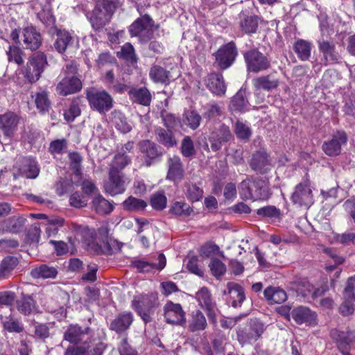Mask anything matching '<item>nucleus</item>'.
Segmentation results:
<instances>
[{
	"label": "nucleus",
	"instance_id": "61",
	"mask_svg": "<svg viewBox=\"0 0 355 355\" xmlns=\"http://www.w3.org/2000/svg\"><path fill=\"white\" fill-rule=\"evenodd\" d=\"M336 243L343 245H355V232H345L336 234L334 236Z\"/></svg>",
	"mask_w": 355,
	"mask_h": 355
},
{
	"label": "nucleus",
	"instance_id": "52",
	"mask_svg": "<svg viewBox=\"0 0 355 355\" xmlns=\"http://www.w3.org/2000/svg\"><path fill=\"white\" fill-rule=\"evenodd\" d=\"M123 207L125 210L136 211L144 210L147 207V203L144 200L130 196L123 201Z\"/></svg>",
	"mask_w": 355,
	"mask_h": 355
},
{
	"label": "nucleus",
	"instance_id": "21",
	"mask_svg": "<svg viewBox=\"0 0 355 355\" xmlns=\"http://www.w3.org/2000/svg\"><path fill=\"white\" fill-rule=\"evenodd\" d=\"M252 85L254 94H257L261 91L269 92L277 89L280 85V80L275 73H269L253 78Z\"/></svg>",
	"mask_w": 355,
	"mask_h": 355
},
{
	"label": "nucleus",
	"instance_id": "39",
	"mask_svg": "<svg viewBox=\"0 0 355 355\" xmlns=\"http://www.w3.org/2000/svg\"><path fill=\"white\" fill-rule=\"evenodd\" d=\"M193 212V207L184 200L173 202L168 209L169 214L180 218H189Z\"/></svg>",
	"mask_w": 355,
	"mask_h": 355
},
{
	"label": "nucleus",
	"instance_id": "17",
	"mask_svg": "<svg viewBox=\"0 0 355 355\" xmlns=\"http://www.w3.org/2000/svg\"><path fill=\"white\" fill-rule=\"evenodd\" d=\"M232 137L230 127L225 123L220 124L218 128L211 131L208 137L211 150L213 152L220 150L223 145L230 141Z\"/></svg>",
	"mask_w": 355,
	"mask_h": 355
},
{
	"label": "nucleus",
	"instance_id": "56",
	"mask_svg": "<svg viewBox=\"0 0 355 355\" xmlns=\"http://www.w3.org/2000/svg\"><path fill=\"white\" fill-rule=\"evenodd\" d=\"M209 267L212 275L217 279L223 276L226 272L225 265L217 258L211 259Z\"/></svg>",
	"mask_w": 355,
	"mask_h": 355
},
{
	"label": "nucleus",
	"instance_id": "6",
	"mask_svg": "<svg viewBox=\"0 0 355 355\" xmlns=\"http://www.w3.org/2000/svg\"><path fill=\"white\" fill-rule=\"evenodd\" d=\"M214 64L220 70L230 68L239 55L238 48L234 41L222 44L213 54Z\"/></svg>",
	"mask_w": 355,
	"mask_h": 355
},
{
	"label": "nucleus",
	"instance_id": "10",
	"mask_svg": "<svg viewBox=\"0 0 355 355\" xmlns=\"http://www.w3.org/2000/svg\"><path fill=\"white\" fill-rule=\"evenodd\" d=\"M87 17L94 29L103 28L111 19V2L109 0H98L94 9Z\"/></svg>",
	"mask_w": 355,
	"mask_h": 355
},
{
	"label": "nucleus",
	"instance_id": "23",
	"mask_svg": "<svg viewBox=\"0 0 355 355\" xmlns=\"http://www.w3.org/2000/svg\"><path fill=\"white\" fill-rule=\"evenodd\" d=\"M166 179L173 182H180L184 176V169L180 157L173 155L167 159Z\"/></svg>",
	"mask_w": 355,
	"mask_h": 355
},
{
	"label": "nucleus",
	"instance_id": "48",
	"mask_svg": "<svg viewBox=\"0 0 355 355\" xmlns=\"http://www.w3.org/2000/svg\"><path fill=\"white\" fill-rule=\"evenodd\" d=\"M203 193V189L196 184L187 183L185 184L184 194L190 202L194 203L201 200Z\"/></svg>",
	"mask_w": 355,
	"mask_h": 355
},
{
	"label": "nucleus",
	"instance_id": "35",
	"mask_svg": "<svg viewBox=\"0 0 355 355\" xmlns=\"http://www.w3.org/2000/svg\"><path fill=\"white\" fill-rule=\"evenodd\" d=\"M263 295L268 304H282L287 298L286 291L277 286H268L263 291Z\"/></svg>",
	"mask_w": 355,
	"mask_h": 355
},
{
	"label": "nucleus",
	"instance_id": "29",
	"mask_svg": "<svg viewBox=\"0 0 355 355\" xmlns=\"http://www.w3.org/2000/svg\"><path fill=\"white\" fill-rule=\"evenodd\" d=\"M154 133L156 141L166 148H172L178 145V139L173 130L157 126L155 128Z\"/></svg>",
	"mask_w": 355,
	"mask_h": 355
},
{
	"label": "nucleus",
	"instance_id": "40",
	"mask_svg": "<svg viewBox=\"0 0 355 355\" xmlns=\"http://www.w3.org/2000/svg\"><path fill=\"white\" fill-rule=\"evenodd\" d=\"M89 330L88 327L83 329L77 324H71L64 332V338L71 343H78L84 339Z\"/></svg>",
	"mask_w": 355,
	"mask_h": 355
},
{
	"label": "nucleus",
	"instance_id": "18",
	"mask_svg": "<svg viewBox=\"0 0 355 355\" xmlns=\"http://www.w3.org/2000/svg\"><path fill=\"white\" fill-rule=\"evenodd\" d=\"M261 17L248 10H241L238 15V23L243 34L252 35L257 32Z\"/></svg>",
	"mask_w": 355,
	"mask_h": 355
},
{
	"label": "nucleus",
	"instance_id": "58",
	"mask_svg": "<svg viewBox=\"0 0 355 355\" xmlns=\"http://www.w3.org/2000/svg\"><path fill=\"white\" fill-rule=\"evenodd\" d=\"M35 103L37 108L42 112L48 111L50 107L48 94L44 91L36 93Z\"/></svg>",
	"mask_w": 355,
	"mask_h": 355
},
{
	"label": "nucleus",
	"instance_id": "28",
	"mask_svg": "<svg viewBox=\"0 0 355 355\" xmlns=\"http://www.w3.org/2000/svg\"><path fill=\"white\" fill-rule=\"evenodd\" d=\"M82 88V83L76 76H65L58 84L57 92L64 96L76 93Z\"/></svg>",
	"mask_w": 355,
	"mask_h": 355
},
{
	"label": "nucleus",
	"instance_id": "64",
	"mask_svg": "<svg viewBox=\"0 0 355 355\" xmlns=\"http://www.w3.org/2000/svg\"><path fill=\"white\" fill-rule=\"evenodd\" d=\"M120 338L121 340L118 348L120 355H137V351L128 344V336H124Z\"/></svg>",
	"mask_w": 355,
	"mask_h": 355
},
{
	"label": "nucleus",
	"instance_id": "25",
	"mask_svg": "<svg viewBox=\"0 0 355 355\" xmlns=\"http://www.w3.org/2000/svg\"><path fill=\"white\" fill-rule=\"evenodd\" d=\"M19 117L12 112L0 114V129L7 137H11L17 130Z\"/></svg>",
	"mask_w": 355,
	"mask_h": 355
},
{
	"label": "nucleus",
	"instance_id": "8",
	"mask_svg": "<svg viewBox=\"0 0 355 355\" xmlns=\"http://www.w3.org/2000/svg\"><path fill=\"white\" fill-rule=\"evenodd\" d=\"M46 65V56L44 53L38 51L29 58L26 66L22 69L21 72L28 83H33L40 79Z\"/></svg>",
	"mask_w": 355,
	"mask_h": 355
},
{
	"label": "nucleus",
	"instance_id": "47",
	"mask_svg": "<svg viewBox=\"0 0 355 355\" xmlns=\"http://www.w3.org/2000/svg\"><path fill=\"white\" fill-rule=\"evenodd\" d=\"M21 173L27 178H36L40 173L39 166L35 159L24 158L23 166L20 168Z\"/></svg>",
	"mask_w": 355,
	"mask_h": 355
},
{
	"label": "nucleus",
	"instance_id": "38",
	"mask_svg": "<svg viewBox=\"0 0 355 355\" xmlns=\"http://www.w3.org/2000/svg\"><path fill=\"white\" fill-rule=\"evenodd\" d=\"M17 310L24 315H30L37 311V306L33 295L22 294L16 300Z\"/></svg>",
	"mask_w": 355,
	"mask_h": 355
},
{
	"label": "nucleus",
	"instance_id": "60",
	"mask_svg": "<svg viewBox=\"0 0 355 355\" xmlns=\"http://www.w3.org/2000/svg\"><path fill=\"white\" fill-rule=\"evenodd\" d=\"M257 214L259 216L268 218H279L281 216L280 210L272 205H268L258 209Z\"/></svg>",
	"mask_w": 355,
	"mask_h": 355
},
{
	"label": "nucleus",
	"instance_id": "44",
	"mask_svg": "<svg viewBox=\"0 0 355 355\" xmlns=\"http://www.w3.org/2000/svg\"><path fill=\"white\" fill-rule=\"evenodd\" d=\"M57 275V268L46 264L37 266L31 271V275L35 279H54Z\"/></svg>",
	"mask_w": 355,
	"mask_h": 355
},
{
	"label": "nucleus",
	"instance_id": "50",
	"mask_svg": "<svg viewBox=\"0 0 355 355\" xmlns=\"http://www.w3.org/2000/svg\"><path fill=\"white\" fill-rule=\"evenodd\" d=\"M112 123L116 129L122 133H128L132 130L130 125L127 121V118L120 112L115 110L112 112Z\"/></svg>",
	"mask_w": 355,
	"mask_h": 355
},
{
	"label": "nucleus",
	"instance_id": "1",
	"mask_svg": "<svg viewBox=\"0 0 355 355\" xmlns=\"http://www.w3.org/2000/svg\"><path fill=\"white\" fill-rule=\"evenodd\" d=\"M135 142L128 141L121 148L117 147V151L112 159V196L122 193L125 191V181L121 171L131 163V157L128 153H133Z\"/></svg>",
	"mask_w": 355,
	"mask_h": 355
},
{
	"label": "nucleus",
	"instance_id": "16",
	"mask_svg": "<svg viewBox=\"0 0 355 355\" xmlns=\"http://www.w3.org/2000/svg\"><path fill=\"white\" fill-rule=\"evenodd\" d=\"M87 98L90 106L101 113L107 112L111 105V98L104 90L91 88L87 92Z\"/></svg>",
	"mask_w": 355,
	"mask_h": 355
},
{
	"label": "nucleus",
	"instance_id": "45",
	"mask_svg": "<svg viewBox=\"0 0 355 355\" xmlns=\"http://www.w3.org/2000/svg\"><path fill=\"white\" fill-rule=\"evenodd\" d=\"M196 298L198 304L203 309L216 305V303L212 297L210 290L206 287H202L196 294Z\"/></svg>",
	"mask_w": 355,
	"mask_h": 355
},
{
	"label": "nucleus",
	"instance_id": "11",
	"mask_svg": "<svg viewBox=\"0 0 355 355\" xmlns=\"http://www.w3.org/2000/svg\"><path fill=\"white\" fill-rule=\"evenodd\" d=\"M109 222H105L98 229V232L95 238L92 237V233H91L92 240L87 241L89 249L98 254H110L111 253V248L109 243Z\"/></svg>",
	"mask_w": 355,
	"mask_h": 355
},
{
	"label": "nucleus",
	"instance_id": "53",
	"mask_svg": "<svg viewBox=\"0 0 355 355\" xmlns=\"http://www.w3.org/2000/svg\"><path fill=\"white\" fill-rule=\"evenodd\" d=\"M234 132L237 138L245 142L250 140L252 134L251 128L240 121L236 122Z\"/></svg>",
	"mask_w": 355,
	"mask_h": 355
},
{
	"label": "nucleus",
	"instance_id": "14",
	"mask_svg": "<svg viewBox=\"0 0 355 355\" xmlns=\"http://www.w3.org/2000/svg\"><path fill=\"white\" fill-rule=\"evenodd\" d=\"M347 135L344 130H336L322 144V151L329 157H336L341 153L342 146L347 142Z\"/></svg>",
	"mask_w": 355,
	"mask_h": 355
},
{
	"label": "nucleus",
	"instance_id": "3",
	"mask_svg": "<svg viewBox=\"0 0 355 355\" xmlns=\"http://www.w3.org/2000/svg\"><path fill=\"white\" fill-rule=\"evenodd\" d=\"M265 330L264 324L261 320L257 318L251 319L238 327L237 340L242 347L252 345L261 338Z\"/></svg>",
	"mask_w": 355,
	"mask_h": 355
},
{
	"label": "nucleus",
	"instance_id": "19",
	"mask_svg": "<svg viewBox=\"0 0 355 355\" xmlns=\"http://www.w3.org/2000/svg\"><path fill=\"white\" fill-rule=\"evenodd\" d=\"M205 87L214 96H223L227 91V85L221 72L209 73L203 79Z\"/></svg>",
	"mask_w": 355,
	"mask_h": 355
},
{
	"label": "nucleus",
	"instance_id": "46",
	"mask_svg": "<svg viewBox=\"0 0 355 355\" xmlns=\"http://www.w3.org/2000/svg\"><path fill=\"white\" fill-rule=\"evenodd\" d=\"M92 208L101 215L108 214L111 211V203L101 194H96L92 202Z\"/></svg>",
	"mask_w": 355,
	"mask_h": 355
},
{
	"label": "nucleus",
	"instance_id": "49",
	"mask_svg": "<svg viewBox=\"0 0 355 355\" xmlns=\"http://www.w3.org/2000/svg\"><path fill=\"white\" fill-rule=\"evenodd\" d=\"M180 153L183 157L191 159L196 155L194 142L190 136H185L180 145Z\"/></svg>",
	"mask_w": 355,
	"mask_h": 355
},
{
	"label": "nucleus",
	"instance_id": "32",
	"mask_svg": "<svg viewBox=\"0 0 355 355\" xmlns=\"http://www.w3.org/2000/svg\"><path fill=\"white\" fill-rule=\"evenodd\" d=\"M128 95L132 103L148 107L152 101V95L146 87L140 88H131L128 90Z\"/></svg>",
	"mask_w": 355,
	"mask_h": 355
},
{
	"label": "nucleus",
	"instance_id": "59",
	"mask_svg": "<svg viewBox=\"0 0 355 355\" xmlns=\"http://www.w3.org/2000/svg\"><path fill=\"white\" fill-rule=\"evenodd\" d=\"M80 114V109L78 101H73L70 104L68 109L64 111V119L68 122H72Z\"/></svg>",
	"mask_w": 355,
	"mask_h": 355
},
{
	"label": "nucleus",
	"instance_id": "42",
	"mask_svg": "<svg viewBox=\"0 0 355 355\" xmlns=\"http://www.w3.org/2000/svg\"><path fill=\"white\" fill-rule=\"evenodd\" d=\"M293 49L300 60L307 61L311 57L312 44L309 41L298 39L294 42Z\"/></svg>",
	"mask_w": 355,
	"mask_h": 355
},
{
	"label": "nucleus",
	"instance_id": "41",
	"mask_svg": "<svg viewBox=\"0 0 355 355\" xmlns=\"http://www.w3.org/2000/svg\"><path fill=\"white\" fill-rule=\"evenodd\" d=\"M331 336L336 343L337 347H340L341 345L349 347L351 344L355 343V330L345 332L333 329L331 331Z\"/></svg>",
	"mask_w": 355,
	"mask_h": 355
},
{
	"label": "nucleus",
	"instance_id": "27",
	"mask_svg": "<svg viewBox=\"0 0 355 355\" xmlns=\"http://www.w3.org/2000/svg\"><path fill=\"white\" fill-rule=\"evenodd\" d=\"M22 40L25 48L31 51L37 50L42 44L41 35L33 26H28L24 28Z\"/></svg>",
	"mask_w": 355,
	"mask_h": 355
},
{
	"label": "nucleus",
	"instance_id": "30",
	"mask_svg": "<svg viewBox=\"0 0 355 355\" xmlns=\"http://www.w3.org/2000/svg\"><path fill=\"white\" fill-rule=\"evenodd\" d=\"M116 55L119 60L123 61L128 66L135 67L139 61L135 49L130 42H126L121 46L120 51L116 52Z\"/></svg>",
	"mask_w": 355,
	"mask_h": 355
},
{
	"label": "nucleus",
	"instance_id": "55",
	"mask_svg": "<svg viewBox=\"0 0 355 355\" xmlns=\"http://www.w3.org/2000/svg\"><path fill=\"white\" fill-rule=\"evenodd\" d=\"M150 203L154 209L161 211L166 208L167 198L164 192H157L151 196Z\"/></svg>",
	"mask_w": 355,
	"mask_h": 355
},
{
	"label": "nucleus",
	"instance_id": "33",
	"mask_svg": "<svg viewBox=\"0 0 355 355\" xmlns=\"http://www.w3.org/2000/svg\"><path fill=\"white\" fill-rule=\"evenodd\" d=\"M228 293L230 296V303L234 308L241 307L245 300L244 288L235 282H229L227 284Z\"/></svg>",
	"mask_w": 355,
	"mask_h": 355
},
{
	"label": "nucleus",
	"instance_id": "15",
	"mask_svg": "<svg viewBox=\"0 0 355 355\" xmlns=\"http://www.w3.org/2000/svg\"><path fill=\"white\" fill-rule=\"evenodd\" d=\"M163 309L164 317L167 324L182 327L186 324V313L180 304L169 300L165 304Z\"/></svg>",
	"mask_w": 355,
	"mask_h": 355
},
{
	"label": "nucleus",
	"instance_id": "34",
	"mask_svg": "<svg viewBox=\"0 0 355 355\" xmlns=\"http://www.w3.org/2000/svg\"><path fill=\"white\" fill-rule=\"evenodd\" d=\"M74 42L73 37L66 30H58L56 31V39L53 46L59 53H64L67 48L71 46Z\"/></svg>",
	"mask_w": 355,
	"mask_h": 355
},
{
	"label": "nucleus",
	"instance_id": "4",
	"mask_svg": "<svg viewBox=\"0 0 355 355\" xmlns=\"http://www.w3.org/2000/svg\"><path fill=\"white\" fill-rule=\"evenodd\" d=\"M243 59L248 73H259L271 67V59L268 53L261 52L257 48H252L243 53Z\"/></svg>",
	"mask_w": 355,
	"mask_h": 355
},
{
	"label": "nucleus",
	"instance_id": "13",
	"mask_svg": "<svg viewBox=\"0 0 355 355\" xmlns=\"http://www.w3.org/2000/svg\"><path fill=\"white\" fill-rule=\"evenodd\" d=\"M153 25L151 17L145 15L137 18L129 27V33L131 37H138L141 42L150 41L153 36L152 30H148Z\"/></svg>",
	"mask_w": 355,
	"mask_h": 355
},
{
	"label": "nucleus",
	"instance_id": "12",
	"mask_svg": "<svg viewBox=\"0 0 355 355\" xmlns=\"http://www.w3.org/2000/svg\"><path fill=\"white\" fill-rule=\"evenodd\" d=\"M318 48L321 54L320 62L323 66L338 64L342 56L336 49L335 42L333 40L319 39L317 41Z\"/></svg>",
	"mask_w": 355,
	"mask_h": 355
},
{
	"label": "nucleus",
	"instance_id": "26",
	"mask_svg": "<svg viewBox=\"0 0 355 355\" xmlns=\"http://www.w3.org/2000/svg\"><path fill=\"white\" fill-rule=\"evenodd\" d=\"M133 322V315L131 312H123L112 320V330L119 334V338L128 336L127 331Z\"/></svg>",
	"mask_w": 355,
	"mask_h": 355
},
{
	"label": "nucleus",
	"instance_id": "7",
	"mask_svg": "<svg viewBox=\"0 0 355 355\" xmlns=\"http://www.w3.org/2000/svg\"><path fill=\"white\" fill-rule=\"evenodd\" d=\"M137 146L143 165L146 167H150L160 162L166 153L160 145L150 139L141 140Z\"/></svg>",
	"mask_w": 355,
	"mask_h": 355
},
{
	"label": "nucleus",
	"instance_id": "54",
	"mask_svg": "<svg viewBox=\"0 0 355 355\" xmlns=\"http://www.w3.org/2000/svg\"><path fill=\"white\" fill-rule=\"evenodd\" d=\"M18 264V259L14 257H5L0 263V277L9 274Z\"/></svg>",
	"mask_w": 355,
	"mask_h": 355
},
{
	"label": "nucleus",
	"instance_id": "2",
	"mask_svg": "<svg viewBox=\"0 0 355 355\" xmlns=\"http://www.w3.org/2000/svg\"><path fill=\"white\" fill-rule=\"evenodd\" d=\"M241 196L246 200H266L271 193L267 182L259 178L246 179L240 186Z\"/></svg>",
	"mask_w": 355,
	"mask_h": 355
},
{
	"label": "nucleus",
	"instance_id": "31",
	"mask_svg": "<svg viewBox=\"0 0 355 355\" xmlns=\"http://www.w3.org/2000/svg\"><path fill=\"white\" fill-rule=\"evenodd\" d=\"M26 218L23 216H14L0 223V233L8 232L18 233L25 225Z\"/></svg>",
	"mask_w": 355,
	"mask_h": 355
},
{
	"label": "nucleus",
	"instance_id": "9",
	"mask_svg": "<svg viewBox=\"0 0 355 355\" xmlns=\"http://www.w3.org/2000/svg\"><path fill=\"white\" fill-rule=\"evenodd\" d=\"M290 199L294 205L300 207H309L313 204V195L308 175L295 187Z\"/></svg>",
	"mask_w": 355,
	"mask_h": 355
},
{
	"label": "nucleus",
	"instance_id": "43",
	"mask_svg": "<svg viewBox=\"0 0 355 355\" xmlns=\"http://www.w3.org/2000/svg\"><path fill=\"white\" fill-rule=\"evenodd\" d=\"M247 103L246 89L241 87L232 98L229 105L230 110L232 112H242L246 107Z\"/></svg>",
	"mask_w": 355,
	"mask_h": 355
},
{
	"label": "nucleus",
	"instance_id": "37",
	"mask_svg": "<svg viewBox=\"0 0 355 355\" xmlns=\"http://www.w3.org/2000/svg\"><path fill=\"white\" fill-rule=\"evenodd\" d=\"M207 327V319L200 310L191 312L188 322V330L192 333L205 330Z\"/></svg>",
	"mask_w": 355,
	"mask_h": 355
},
{
	"label": "nucleus",
	"instance_id": "20",
	"mask_svg": "<svg viewBox=\"0 0 355 355\" xmlns=\"http://www.w3.org/2000/svg\"><path fill=\"white\" fill-rule=\"evenodd\" d=\"M250 167L261 175L268 173L273 167L269 154L264 150L255 151L249 162Z\"/></svg>",
	"mask_w": 355,
	"mask_h": 355
},
{
	"label": "nucleus",
	"instance_id": "63",
	"mask_svg": "<svg viewBox=\"0 0 355 355\" xmlns=\"http://www.w3.org/2000/svg\"><path fill=\"white\" fill-rule=\"evenodd\" d=\"M223 114L221 107L216 103H210L207 105L204 117L208 119H216Z\"/></svg>",
	"mask_w": 355,
	"mask_h": 355
},
{
	"label": "nucleus",
	"instance_id": "22",
	"mask_svg": "<svg viewBox=\"0 0 355 355\" xmlns=\"http://www.w3.org/2000/svg\"><path fill=\"white\" fill-rule=\"evenodd\" d=\"M352 280L355 281V275L348 279L344 290V302L339 307V312L343 316H348L352 314L355 310V294L354 286L350 282Z\"/></svg>",
	"mask_w": 355,
	"mask_h": 355
},
{
	"label": "nucleus",
	"instance_id": "62",
	"mask_svg": "<svg viewBox=\"0 0 355 355\" xmlns=\"http://www.w3.org/2000/svg\"><path fill=\"white\" fill-rule=\"evenodd\" d=\"M165 51L164 44L157 40H152L148 46V57L154 58L157 55H161Z\"/></svg>",
	"mask_w": 355,
	"mask_h": 355
},
{
	"label": "nucleus",
	"instance_id": "36",
	"mask_svg": "<svg viewBox=\"0 0 355 355\" xmlns=\"http://www.w3.org/2000/svg\"><path fill=\"white\" fill-rule=\"evenodd\" d=\"M150 79L155 83L168 85L171 83V72L158 64H153L149 71Z\"/></svg>",
	"mask_w": 355,
	"mask_h": 355
},
{
	"label": "nucleus",
	"instance_id": "51",
	"mask_svg": "<svg viewBox=\"0 0 355 355\" xmlns=\"http://www.w3.org/2000/svg\"><path fill=\"white\" fill-rule=\"evenodd\" d=\"M183 121L191 130H196L200 125L202 117L196 110H189L184 112Z\"/></svg>",
	"mask_w": 355,
	"mask_h": 355
},
{
	"label": "nucleus",
	"instance_id": "57",
	"mask_svg": "<svg viewBox=\"0 0 355 355\" xmlns=\"http://www.w3.org/2000/svg\"><path fill=\"white\" fill-rule=\"evenodd\" d=\"M160 116L164 125L166 129L173 130L180 123L179 118L176 117L175 114L168 112L166 110H162Z\"/></svg>",
	"mask_w": 355,
	"mask_h": 355
},
{
	"label": "nucleus",
	"instance_id": "5",
	"mask_svg": "<svg viewBox=\"0 0 355 355\" xmlns=\"http://www.w3.org/2000/svg\"><path fill=\"white\" fill-rule=\"evenodd\" d=\"M158 305V297L153 293L135 296L132 301V309L145 323L151 322L152 315Z\"/></svg>",
	"mask_w": 355,
	"mask_h": 355
},
{
	"label": "nucleus",
	"instance_id": "24",
	"mask_svg": "<svg viewBox=\"0 0 355 355\" xmlns=\"http://www.w3.org/2000/svg\"><path fill=\"white\" fill-rule=\"evenodd\" d=\"M291 316L297 324L315 325L317 324V314L306 306H300L293 309Z\"/></svg>",
	"mask_w": 355,
	"mask_h": 355
}]
</instances>
